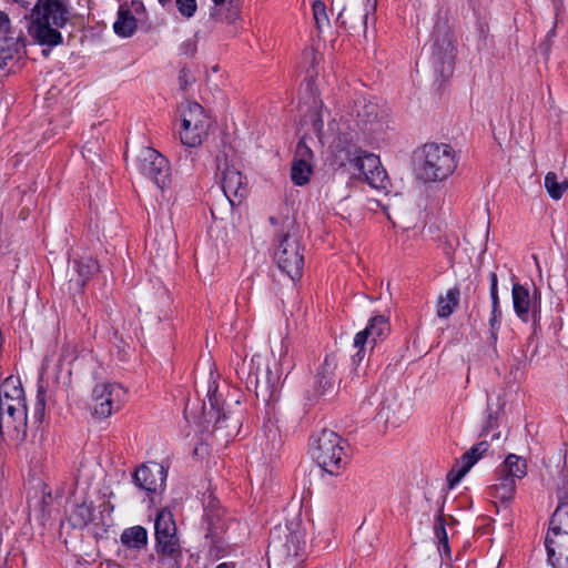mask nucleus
<instances>
[{"instance_id":"a18cd8bd","label":"nucleus","mask_w":568,"mask_h":568,"mask_svg":"<svg viewBox=\"0 0 568 568\" xmlns=\"http://www.w3.org/2000/svg\"><path fill=\"white\" fill-rule=\"evenodd\" d=\"M489 281H490V291H498V276L496 272H490L489 274Z\"/></svg>"},{"instance_id":"c9c22d12","label":"nucleus","mask_w":568,"mask_h":568,"mask_svg":"<svg viewBox=\"0 0 568 568\" xmlns=\"http://www.w3.org/2000/svg\"><path fill=\"white\" fill-rule=\"evenodd\" d=\"M195 81L191 71L186 68H182L179 72V85L181 90L186 91L189 87Z\"/></svg>"},{"instance_id":"9d476101","label":"nucleus","mask_w":568,"mask_h":568,"mask_svg":"<svg viewBox=\"0 0 568 568\" xmlns=\"http://www.w3.org/2000/svg\"><path fill=\"white\" fill-rule=\"evenodd\" d=\"M389 332L390 325L386 316H373L367 326L354 337V347L357 348V352L352 357L353 363L358 366L366 356V345L373 349L378 341L386 338Z\"/></svg>"},{"instance_id":"dca6fc26","label":"nucleus","mask_w":568,"mask_h":568,"mask_svg":"<svg viewBox=\"0 0 568 568\" xmlns=\"http://www.w3.org/2000/svg\"><path fill=\"white\" fill-rule=\"evenodd\" d=\"M369 7V0L351 3L341 10L337 21L352 31L366 32Z\"/></svg>"},{"instance_id":"473e14b6","label":"nucleus","mask_w":568,"mask_h":568,"mask_svg":"<svg viewBox=\"0 0 568 568\" xmlns=\"http://www.w3.org/2000/svg\"><path fill=\"white\" fill-rule=\"evenodd\" d=\"M16 43L0 39V70L4 69L16 53Z\"/></svg>"},{"instance_id":"4468645a","label":"nucleus","mask_w":568,"mask_h":568,"mask_svg":"<svg viewBox=\"0 0 568 568\" xmlns=\"http://www.w3.org/2000/svg\"><path fill=\"white\" fill-rule=\"evenodd\" d=\"M313 152L304 141H300L295 149L291 166V180L295 185L307 184L313 174Z\"/></svg>"},{"instance_id":"3c124183","label":"nucleus","mask_w":568,"mask_h":568,"mask_svg":"<svg viewBox=\"0 0 568 568\" xmlns=\"http://www.w3.org/2000/svg\"><path fill=\"white\" fill-rule=\"evenodd\" d=\"M212 1H213V3H214L216 7H221V6H223V4L226 2V0H212Z\"/></svg>"},{"instance_id":"f704fd0d","label":"nucleus","mask_w":568,"mask_h":568,"mask_svg":"<svg viewBox=\"0 0 568 568\" xmlns=\"http://www.w3.org/2000/svg\"><path fill=\"white\" fill-rule=\"evenodd\" d=\"M0 36H1L0 39L2 41L14 42V40L17 39L16 37H13L11 34L10 19H9V16L3 11H0Z\"/></svg>"},{"instance_id":"8fccbe9b","label":"nucleus","mask_w":568,"mask_h":568,"mask_svg":"<svg viewBox=\"0 0 568 568\" xmlns=\"http://www.w3.org/2000/svg\"><path fill=\"white\" fill-rule=\"evenodd\" d=\"M234 567H235V565L232 562H222L216 566V568H234Z\"/></svg>"},{"instance_id":"c03bdc74","label":"nucleus","mask_w":568,"mask_h":568,"mask_svg":"<svg viewBox=\"0 0 568 568\" xmlns=\"http://www.w3.org/2000/svg\"><path fill=\"white\" fill-rule=\"evenodd\" d=\"M435 532L439 542L444 541V537H447L445 526L442 523L435 527Z\"/></svg>"},{"instance_id":"5fc2aeb1","label":"nucleus","mask_w":568,"mask_h":568,"mask_svg":"<svg viewBox=\"0 0 568 568\" xmlns=\"http://www.w3.org/2000/svg\"><path fill=\"white\" fill-rule=\"evenodd\" d=\"M386 407L385 405L383 404L382 408H381V413L383 414L385 412Z\"/></svg>"},{"instance_id":"0eeeda50","label":"nucleus","mask_w":568,"mask_h":568,"mask_svg":"<svg viewBox=\"0 0 568 568\" xmlns=\"http://www.w3.org/2000/svg\"><path fill=\"white\" fill-rule=\"evenodd\" d=\"M181 142L189 148L202 144L209 134L211 120L205 110L197 102L186 101L180 105Z\"/></svg>"},{"instance_id":"a211bd4d","label":"nucleus","mask_w":568,"mask_h":568,"mask_svg":"<svg viewBox=\"0 0 568 568\" xmlns=\"http://www.w3.org/2000/svg\"><path fill=\"white\" fill-rule=\"evenodd\" d=\"M142 10H144V6L140 0H133L130 7L121 4L118 11V19L113 24L114 32L120 37H131L138 27L133 11L138 13Z\"/></svg>"},{"instance_id":"09e8293b","label":"nucleus","mask_w":568,"mask_h":568,"mask_svg":"<svg viewBox=\"0 0 568 568\" xmlns=\"http://www.w3.org/2000/svg\"><path fill=\"white\" fill-rule=\"evenodd\" d=\"M7 414V404L4 403V398L0 397V414Z\"/></svg>"},{"instance_id":"6ab92c4d","label":"nucleus","mask_w":568,"mask_h":568,"mask_svg":"<svg viewBox=\"0 0 568 568\" xmlns=\"http://www.w3.org/2000/svg\"><path fill=\"white\" fill-rule=\"evenodd\" d=\"M489 444L487 442H480L474 445L470 449L462 456L463 465L457 470H452L447 479L450 486H454L458 483L468 471L469 469L481 458V456L488 450Z\"/></svg>"},{"instance_id":"f8f14e48","label":"nucleus","mask_w":568,"mask_h":568,"mask_svg":"<svg viewBox=\"0 0 568 568\" xmlns=\"http://www.w3.org/2000/svg\"><path fill=\"white\" fill-rule=\"evenodd\" d=\"M356 124L371 142L379 140L387 126L383 112L375 103H365L362 106L357 112Z\"/></svg>"},{"instance_id":"ea45409f","label":"nucleus","mask_w":568,"mask_h":568,"mask_svg":"<svg viewBox=\"0 0 568 568\" xmlns=\"http://www.w3.org/2000/svg\"><path fill=\"white\" fill-rule=\"evenodd\" d=\"M75 346L71 344H64L61 349V358L63 359H72L74 358Z\"/></svg>"},{"instance_id":"864d4df0","label":"nucleus","mask_w":568,"mask_h":568,"mask_svg":"<svg viewBox=\"0 0 568 568\" xmlns=\"http://www.w3.org/2000/svg\"><path fill=\"white\" fill-rule=\"evenodd\" d=\"M270 222H271L272 224H276V219H275V217H273V216H271V217H270Z\"/></svg>"},{"instance_id":"412c9836","label":"nucleus","mask_w":568,"mask_h":568,"mask_svg":"<svg viewBox=\"0 0 568 568\" xmlns=\"http://www.w3.org/2000/svg\"><path fill=\"white\" fill-rule=\"evenodd\" d=\"M74 268L78 277L71 278L70 283L75 285V290L83 292L84 286L91 280V277L98 273L99 264L91 256H84L74 261Z\"/></svg>"},{"instance_id":"7c9ffc66","label":"nucleus","mask_w":568,"mask_h":568,"mask_svg":"<svg viewBox=\"0 0 568 568\" xmlns=\"http://www.w3.org/2000/svg\"><path fill=\"white\" fill-rule=\"evenodd\" d=\"M312 11L315 27L320 32L329 27V18L327 14L326 6L323 1H314L312 4Z\"/></svg>"},{"instance_id":"a19ab883","label":"nucleus","mask_w":568,"mask_h":568,"mask_svg":"<svg viewBox=\"0 0 568 568\" xmlns=\"http://www.w3.org/2000/svg\"><path fill=\"white\" fill-rule=\"evenodd\" d=\"M498 332H499L498 327L489 328L488 342L495 353L497 352Z\"/></svg>"},{"instance_id":"e433bc0d","label":"nucleus","mask_w":568,"mask_h":568,"mask_svg":"<svg viewBox=\"0 0 568 568\" xmlns=\"http://www.w3.org/2000/svg\"><path fill=\"white\" fill-rule=\"evenodd\" d=\"M434 47L437 50V52L435 54H437L438 58H440L442 50H444L445 53H449V58L452 59V53H453V50H454V45H453L450 37L446 36L443 39V44H440L439 39H436Z\"/></svg>"},{"instance_id":"f3484780","label":"nucleus","mask_w":568,"mask_h":568,"mask_svg":"<svg viewBox=\"0 0 568 568\" xmlns=\"http://www.w3.org/2000/svg\"><path fill=\"white\" fill-rule=\"evenodd\" d=\"M18 413L7 409V414H0V445L3 443H21L27 436V408H22V427L18 429Z\"/></svg>"},{"instance_id":"9b49d317","label":"nucleus","mask_w":568,"mask_h":568,"mask_svg":"<svg viewBox=\"0 0 568 568\" xmlns=\"http://www.w3.org/2000/svg\"><path fill=\"white\" fill-rule=\"evenodd\" d=\"M217 170L221 172V187L232 206L239 205L247 195L245 176L233 165L227 163L226 155L216 158Z\"/></svg>"},{"instance_id":"79ce46f5","label":"nucleus","mask_w":568,"mask_h":568,"mask_svg":"<svg viewBox=\"0 0 568 568\" xmlns=\"http://www.w3.org/2000/svg\"><path fill=\"white\" fill-rule=\"evenodd\" d=\"M491 310H500L498 291H490Z\"/></svg>"},{"instance_id":"b1692460","label":"nucleus","mask_w":568,"mask_h":568,"mask_svg":"<svg viewBox=\"0 0 568 568\" xmlns=\"http://www.w3.org/2000/svg\"><path fill=\"white\" fill-rule=\"evenodd\" d=\"M498 474L507 475L515 481L523 479L527 475V462L525 458L515 454H509L503 464L497 468Z\"/></svg>"},{"instance_id":"7ed1b4c3","label":"nucleus","mask_w":568,"mask_h":568,"mask_svg":"<svg viewBox=\"0 0 568 568\" xmlns=\"http://www.w3.org/2000/svg\"><path fill=\"white\" fill-rule=\"evenodd\" d=\"M345 440L335 432L323 429L313 438L311 453L317 465L333 476L341 475L347 465Z\"/></svg>"},{"instance_id":"c756f323","label":"nucleus","mask_w":568,"mask_h":568,"mask_svg":"<svg viewBox=\"0 0 568 568\" xmlns=\"http://www.w3.org/2000/svg\"><path fill=\"white\" fill-rule=\"evenodd\" d=\"M549 528L568 531V503H561L557 506L550 518Z\"/></svg>"},{"instance_id":"49530a36","label":"nucleus","mask_w":568,"mask_h":568,"mask_svg":"<svg viewBox=\"0 0 568 568\" xmlns=\"http://www.w3.org/2000/svg\"><path fill=\"white\" fill-rule=\"evenodd\" d=\"M14 2L19 3L20 6L28 8L30 6H36L40 0H13Z\"/></svg>"},{"instance_id":"603ef678","label":"nucleus","mask_w":568,"mask_h":568,"mask_svg":"<svg viewBox=\"0 0 568 568\" xmlns=\"http://www.w3.org/2000/svg\"><path fill=\"white\" fill-rule=\"evenodd\" d=\"M220 427H222V419L219 417L215 423V428H220Z\"/></svg>"},{"instance_id":"a878e982","label":"nucleus","mask_w":568,"mask_h":568,"mask_svg":"<svg viewBox=\"0 0 568 568\" xmlns=\"http://www.w3.org/2000/svg\"><path fill=\"white\" fill-rule=\"evenodd\" d=\"M93 518V504L82 501L71 509L68 520L73 528L87 527Z\"/></svg>"},{"instance_id":"393cba45","label":"nucleus","mask_w":568,"mask_h":568,"mask_svg":"<svg viewBox=\"0 0 568 568\" xmlns=\"http://www.w3.org/2000/svg\"><path fill=\"white\" fill-rule=\"evenodd\" d=\"M460 292L458 287L449 288L445 295L437 300L436 314L440 318L449 317L459 305Z\"/></svg>"},{"instance_id":"f03ea898","label":"nucleus","mask_w":568,"mask_h":568,"mask_svg":"<svg viewBox=\"0 0 568 568\" xmlns=\"http://www.w3.org/2000/svg\"><path fill=\"white\" fill-rule=\"evenodd\" d=\"M70 19L69 0H40L32 9L29 34L40 45L62 43L59 31Z\"/></svg>"},{"instance_id":"4be33fe9","label":"nucleus","mask_w":568,"mask_h":568,"mask_svg":"<svg viewBox=\"0 0 568 568\" xmlns=\"http://www.w3.org/2000/svg\"><path fill=\"white\" fill-rule=\"evenodd\" d=\"M490 496L501 504L509 503L516 493V481L504 474L496 471V483L490 486Z\"/></svg>"},{"instance_id":"de8ad7c7","label":"nucleus","mask_w":568,"mask_h":568,"mask_svg":"<svg viewBox=\"0 0 568 568\" xmlns=\"http://www.w3.org/2000/svg\"><path fill=\"white\" fill-rule=\"evenodd\" d=\"M440 545V551H443L444 554L446 555H449L450 552V549H449V545H448V537H444V541L439 542Z\"/></svg>"},{"instance_id":"1a4fd4ad","label":"nucleus","mask_w":568,"mask_h":568,"mask_svg":"<svg viewBox=\"0 0 568 568\" xmlns=\"http://www.w3.org/2000/svg\"><path fill=\"white\" fill-rule=\"evenodd\" d=\"M128 393L118 383H102L92 390L93 415L106 418L118 412L126 402Z\"/></svg>"},{"instance_id":"37998d69","label":"nucleus","mask_w":568,"mask_h":568,"mask_svg":"<svg viewBox=\"0 0 568 568\" xmlns=\"http://www.w3.org/2000/svg\"><path fill=\"white\" fill-rule=\"evenodd\" d=\"M44 414V400L42 398L38 399L37 407H36V415L38 420L40 422Z\"/></svg>"},{"instance_id":"aec40b11","label":"nucleus","mask_w":568,"mask_h":568,"mask_svg":"<svg viewBox=\"0 0 568 568\" xmlns=\"http://www.w3.org/2000/svg\"><path fill=\"white\" fill-rule=\"evenodd\" d=\"M336 366L337 364L333 356H325L315 376V388L318 394L323 395L334 387Z\"/></svg>"},{"instance_id":"39448f33","label":"nucleus","mask_w":568,"mask_h":568,"mask_svg":"<svg viewBox=\"0 0 568 568\" xmlns=\"http://www.w3.org/2000/svg\"><path fill=\"white\" fill-rule=\"evenodd\" d=\"M423 156L419 174L425 182L444 181L457 168V155L449 144L426 143L423 146Z\"/></svg>"},{"instance_id":"58836bf2","label":"nucleus","mask_w":568,"mask_h":568,"mask_svg":"<svg viewBox=\"0 0 568 568\" xmlns=\"http://www.w3.org/2000/svg\"><path fill=\"white\" fill-rule=\"evenodd\" d=\"M559 343L561 347L568 352V325L559 328Z\"/></svg>"},{"instance_id":"20e7f679","label":"nucleus","mask_w":568,"mask_h":568,"mask_svg":"<svg viewBox=\"0 0 568 568\" xmlns=\"http://www.w3.org/2000/svg\"><path fill=\"white\" fill-rule=\"evenodd\" d=\"M155 551L160 568H180L182 547L173 514L166 509L158 513L155 518Z\"/></svg>"},{"instance_id":"bb28decb","label":"nucleus","mask_w":568,"mask_h":568,"mask_svg":"<svg viewBox=\"0 0 568 568\" xmlns=\"http://www.w3.org/2000/svg\"><path fill=\"white\" fill-rule=\"evenodd\" d=\"M121 542L132 549H141L148 544V531L142 526L126 528L121 534Z\"/></svg>"},{"instance_id":"5701e85b","label":"nucleus","mask_w":568,"mask_h":568,"mask_svg":"<svg viewBox=\"0 0 568 568\" xmlns=\"http://www.w3.org/2000/svg\"><path fill=\"white\" fill-rule=\"evenodd\" d=\"M511 297L516 315L524 322H527L530 310V296L528 288L519 283L513 284Z\"/></svg>"},{"instance_id":"423d86ee","label":"nucleus","mask_w":568,"mask_h":568,"mask_svg":"<svg viewBox=\"0 0 568 568\" xmlns=\"http://www.w3.org/2000/svg\"><path fill=\"white\" fill-rule=\"evenodd\" d=\"M277 240L278 245L274 253V260L278 268L293 281L298 280L303 272L304 255L292 221L286 219L284 230L277 235Z\"/></svg>"},{"instance_id":"ddd939ff","label":"nucleus","mask_w":568,"mask_h":568,"mask_svg":"<svg viewBox=\"0 0 568 568\" xmlns=\"http://www.w3.org/2000/svg\"><path fill=\"white\" fill-rule=\"evenodd\" d=\"M168 470L159 463L141 465L133 475L136 486L149 491L156 493L164 487Z\"/></svg>"},{"instance_id":"6e6552de","label":"nucleus","mask_w":568,"mask_h":568,"mask_svg":"<svg viewBox=\"0 0 568 568\" xmlns=\"http://www.w3.org/2000/svg\"><path fill=\"white\" fill-rule=\"evenodd\" d=\"M140 173L164 190L171 182V169L168 159L153 148H143L136 159Z\"/></svg>"},{"instance_id":"2f4dec72","label":"nucleus","mask_w":568,"mask_h":568,"mask_svg":"<svg viewBox=\"0 0 568 568\" xmlns=\"http://www.w3.org/2000/svg\"><path fill=\"white\" fill-rule=\"evenodd\" d=\"M174 3L180 16L186 20L193 18L197 11L196 0H175Z\"/></svg>"},{"instance_id":"72a5a7b5","label":"nucleus","mask_w":568,"mask_h":568,"mask_svg":"<svg viewBox=\"0 0 568 568\" xmlns=\"http://www.w3.org/2000/svg\"><path fill=\"white\" fill-rule=\"evenodd\" d=\"M547 556L552 568H568V549H554V556H551V551H547Z\"/></svg>"},{"instance_id":"6e6d98bb","label":"nucleus","mask_w":568,"mask_h":568,"mask_svg":"<svg viewBox=\"0 0 568 568\" xmlns=\"http://www.w3.org/2000/svg\"><path fill=\"white\" fill-rule=\"evenodd\" d=\"M42 53H43L44 55H49V51H48V50H43V51H42Z\"/></svg>"},{"instance_id":"cd10ccee","label":"nucleus","mask_w":568,"mask_h":568,"mask_svg":"<svg viewBox=\"0 0 568 568\" xmlns=\"http://www.w3.org/2000/svg\"><path fill=\"white\" fill-rule=\"evenodd\" d=\"M545 546L547 551H551V556H554V549L568 550V531L549 528Z\"/></svg>"},{"instance_id":"4c0bfd02","label":"nucleus","mask_w":568,"mask_h":568,"mask_svg":"<svg viewBox=\"0 0 568 568\" xmlns=\"http://www.w3.org/2000/svg\"><path fill=\"white\" fill-rule=\"evenodd\" d=\"M500 320H501V310H491V314L489 317V328H494V327L500 328Z\"/></svg>"},{"instance_id":"f257e3e1","label":"nucleus","mask_w":568,"mask_h":568,"mask_svg":"<svg viewBox=\"0 0 568 568\" xmlns=\"http://www.w3.org/2000/svg\"><path fill=\"white\" fill-rule=\"evenodd\" d=\"M328 129L336 135L333 145L337 152H345L346 160L364 181L376 190H387L389 180L377 155L355 145L357 132L345 121H332Z\"/></svg>"},{"instance_id":"c85d7f7f","label":"nucleus","mask_w":568,"mask_h":568,"mask_svg":"<svg viewBox=\"0 0 568 568\" xmlns=\"http://www.w3.org/2000/svg\"><path fill=\"white\" fill-rule=\"evenodd\" d=\"M545 187L552 200H559L568 190V181H558L555 172H548L545 176Z\"/></svg>"},{"instance_id":"2eb2a0df","label":"nucleus","mask_w":568,"mask_h":568,"mask_svg":"<svg viewBox=\"0 0 568 568\" xmlns=\"http://www.w3.org/2000/svg\"><path fill=\"white\" fill-rule=\"evenodd\" d=\"M0 397L4 398L7 409H10V413H18V419L14 422L18 424L19 429L22 427V408H27L24 403V392L20 379L12 375L8 376L0 385Z\"/></svg>"}]
</instances>
